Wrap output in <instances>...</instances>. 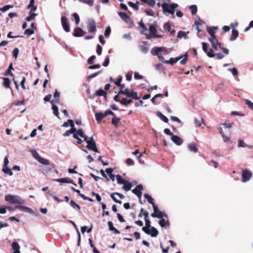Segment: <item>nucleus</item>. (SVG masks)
<instances>
[{"mask_svg":"<svg viewBox=\"0 0 253 253\" xmlns=\"http://www.w3.org/2000/svg\"><path fill=\"white\" fill-rule=\"evenodd\" d=\"M5 200L11 204H23L25 203L24 200L18 195H6Z\"/></svg>","mask_w":253,"mask_h":253,"instance_id":"1","label":"nucleus"},{"mask_svg":"<svg viewBox=\"0 0 253 253\" xmlns=\"http://www.w3.org/2000/svg\"><path fill=\"white\" fill-rule=\"evenodd\" d=\"M162 52H167V50L165 47H154L151 50V53L153 55L157 56L159 60L162 62H164L165 59L162 54Z\"/></svg>","mask_w":253,"mask_h":253,"instance_id":"2","label":"nucleus"},{"mask_svg":"<svg viewBox=\"0 0 253 253\" xmlns=\"http://www.w3.org/2000/svg\"><path fill=\"white\" fill-rule=\"evenodd\" d=\"M178 6L176 3L168 4L164 2L162 4V8L164 13L173 14L174 13L175 9Z\"/></svg>","mask_w":253,"mask_h":253,"instance_id":"3","label":"nucleus"},{"mask_svg":"<svg viewBox=\"0 0 253 253\" xmlns=\"http://www.w3.org/2000/svg\"><path fill=\"white\" fill-rule=\"evenodd\" d=\"M84 141L87 143L86 148L90 150H92L94 152H98V149L96 146L95 141L94 140L93 137H91L89 138L88 137L84 138Z\"/></svg>","mask_w":253,"mask_h":253,"instance_id":"4","label":"nucleus"},{"mask_svg":"<svg viewBox=\"0 0 253 253\" xmlns=\"http://www.w3.org/2000/svg\"><path fill=\"white\" fill-rule=\"evenodd\" d=\"M73 137L75 139H77V142L80 144L83 142V141L80 137L84 138V140L85 137H88L87 136L84 134V132L82 129H77L76 128H75V131L74 132Z\"/></svg>","mask_w":253,"mask_h":253,"instance_id":"5","label":"nucleus"},{"mask_svg":"<svg viewBox=\"0 0 253 253\" xmlns=\"http://www.w3.org/2000/svg\"><path fill=\"white\" fill-rule=\"evenodd\" d=\"M16 208L21 211L31 213L35 216H37V214L31 209L24 206H16Z\"/></svg>","mask_w":253,"mask_h":253,"instance_id":"6","label":"nucleus"},{"mask_svg":"<svg viewBox=\"0 0 253 253\" xmlns=\"http://www.w3.org/2000/svg\"><path fill=\"white\" fill-rule=\"evenodd\" d=\"M149 34L144 33L147 39H151L152 38H153L154 36L156 34L157 32V30L153 25H150L149 27Z\"/></svg>","mask_w":253,"mask_h":253,"instance_id":"7","label":"nucleus"},{"mask_svg":"<svg viewBox=\"0 0 253 253\" xmlns=\"http://www.w3.org/2000/svg\"><path fill=\"white\" fill-rule=\"evenodd\" d=\"M38 161L43 165L47 166L46 170L48 171H50L53 169V166L50 164L49 161L47 159L41 157Z\"/></svg>","mask_w":253,"mask_h":253,"instance_id":"8","label":"nucleus"},{"mask_svg":"<svg viewBox=\"0 0 253 253\" xmlns=\"http://www.w3.org/2000/svg\"><path fill=\"white\" fill-rule=\"evenodd\" d=\"M87 24L89 32L94 33L96 31L95 22L93 19L89 20Z\"/></svg>","mask_w":253,"mask_h":253,"instance_id":"9","label":"nucleus"},{"mask_svg":"<svg viewBox=\"0 0 253 253\" xmlns=\"http://www.w3.org/2000/svg\"><path fill=\"white\" fill-rule=\"evenodd\" d=\"M146 234L150 235L152 237H156L158 235V231L154 227L150 228L149 229L145 231Z\"/></svg>","mask_w":253,"mask_h":253,"instance_id":"10","label":"nucleus"},{"mask_svg":"<svg viewBox=\"0 0 253 253\" xmlns=\"http://www.w3.org/2000/svg\"><path fill=\"white\" fill-rule=\"evenodd\" d=\"M61 24L64 30L66 32L70 31V27L68 23V20L65 16L61 17Z\"/></svg>","mask_w":253,"mask_h":253,"instance_id":"11","label":"nucleus"},{"mask_svg":"<svg viewBox=\"0 0 253 253\" xmlns=\"http://www.w3.org/2000/svg\"><path fill=\"white\" fill-rule=\"evenodd\" d=\"M143 188L142 185L140 184L137 185L133 190L132 192L134 194H135L140 199V197L142 195V191L143 190Z\"/></svg>","mask_w":253,"mask_h":253,"instance_id":"12","label":"nucleus"},{"mask_svg":"<svg viewBox=\"0 0 253 253\" xmlns=\"http://www.w3.org/2000/svg\"><path fill=\"white\" fill-rule=\"evenodd\" d=\"M170 139L174 143L178 146L181 145L183 142L182 139L177 135H172V136L170 137Z\"/></svg>","mask_w":253,"mask_h":253,"instance_id":"13","label":"nucleus"},{"mask_svg":"<svg viewBox=\"0 0 253 253\" xmlns=\"http://www.w3.org/2000/svg\"><path fill=\"white\" fill-rule=\"evenodd\" d=\"M251 172L245 170L242 172V180L243 182H247L249 181L252 177Z\"/></svg>","mask_w":253,"mask_h":253,"instance_id":"14","label":"nucleus"},{"mask_svg":"<svg viewBox=\"0 0 253 253\" xmlns=\"http://www.w3.org/2000/svg\"><path fill=\"white\" fill-rule=\"evenodd\" d=\"M167 217H161L159 218V224L162 228H169V221L166 219Z\"/></svg>","mask_w":253,"mask_h":253,"instance_id":"15","label":"nucleus"},{"mask_svg":"<svg viewBox=\"0 0 253 253\" xmlns=\"http://www.w3.org/2000/svg\"><path fill=\"white\" fill-rule=\"evenodd\" d=\"M209 41L214 50H216L217 49L218 45H219V47L221 45V43L217 41L216 38H209Z\"/></svg>","mask_w":253,"mask_h":253,"instance_id":"16","label":"nucleus"},{"mask_svg":"<svg viewBox=\"0 0 253 253\" xmlns=\"http://www.w3.org/2000/svg\"><path fill=\"white\" fill-rule=\"evenodd\" d=\"M152 207L154 212L157 214V215H160V217L161 218L167 217V215L165 213H163V212L159 210L157 206H156V205H153Z\"/></svg>","mask_w":253,"mask_h":253,"instance_id":"17","label":"nucleus"},{"mask_svg":"<svg viewBox=\"0 0 253 253\" xmlns=\"http://www.w3.org/2000/svg\"><path fill=\"white\" fill-rule=\"evenodd\" d=\"M183 56H178L175 58H170L169 60H165L164 63L169 64L171 65H173L175 63L178 61L179 60L181 59Z\"/></svg>","mask_w":253,"mask_h":253,"instance_id":"18","label":"nucleus"},{"mask_svg":"<svg viewBox=\"0 0 253 253\" xmlns=\"http://www.w3.org/2000/svg\"><path fill=\"white\" fill-rule=\"evenodd\" d=\"M84 32L80 28H76L74 30V36L76 37H80L83 36Z\"/></svg>","mask_w":253,"mask_h":253,"instance_id":"19","label":"nucleus"},{"mask_svg":"<svg viewBox=\"0 0 253 253\" xmlns=\"http://www.w3.org/2000/svg\"><path fill=\"white\" fill-rule=\"evenodd\" d=\"M55 181H56L57 182H60L61 183H74L73 180L69 177L56 179H55Z\"/></svg>","mask_w":253,"mask_h":253,"instance_id":"20","label":"nucleus"},{"mask_svg":"<svg viewBox=\"0 0 253 253\" xmlns=\"http://www.w3.org/2000/svg\"><path fill=\"white\" fill-rule=\"evenodd\" d=\"M113 171V169L112 168H108L105 170V172L107 173L111 180L114 181L115 176L112 173Z\"/></svg>","mask_w":253,"mask_h":253,"instance_id":"21","label":"nucleus"},{"mask_svg":"<svg viewBox=\"0 0 253 253\" xmlns=\"http://www.w3.org/2000/svg\"><path fill=\"white\" fill-rule=\"evenodd\" d=\"M11 246H12V249L14 251V252L17 253H20V247L19 245L18 244V243H17L16 242H13L12 243Z\"/></svg>","mask_w":253,"mask_h":253,"instance_id":"22","label":"nucleus"},{"mask_svg":"<svg viewBox=\"0 0 253 253\" xmlns=\"http://www.w3.org/2000/svg\"><path fill=\"white\" fill-rule=\"evenodd\" d=\"M188 149L189 151L191 152H196L198 151L196 145L194 142L190 143L188 144Z\"/></svg>","mask_w":253,"mask_h":253,"instance_id":"23","label":"nucleus"},{"mask_svg":"<svg viewBox=\"0 0 253 253\" xmlns=\"http://www.w3.org/2000/svg\"><path fill=\"white\" fill-rule=\"evenodd\" d=\"M214 29H216V27H214L212 28V27H207L208 32H209V33L211 35V38H213H213H215V32L214 31Z\"/></svg>","mask_w":253,"mask_h":253,"instance_id":"24","label":"nucleus"},{"mask_svg":"<svg viewBox=\"0 0 253 253\" xmlns=\"http://www.w3.org/2000/svg\"><path fill=\"white\" fill-rule=\"evenodd\" d=\"M203 123V119L201 117L195 118L194 119V123L196 127H199Z\"/></svg>","mask_w":253,"mask_h":253,"instance_id":"25","label":"nucleus"},{"mask_svg":"<svg viewBox=\"0 0 253 253\" xmlns=\"http://www.w3.org/2000/svg\"><path fill=\"white\" fill-rule=\"evenodd\" d=\"M145 226L143 227L142 228V231L145 232L147 230L149 229L150 228L152 227L150 224V221L148 219V218L145 219Z\"/></svg>","mask_w":253,"mask_h":253,"instance_id":"26","label":"nucleus"},{"mask_svg":"<svg viewBox=\"0 0 253 253\" xmlns=\"http://www.w3.org/2000/svg\"><path fill=\"white\" fill-rule=\"evenodd\" d=\"M123 184H124L123 188L126 191H128L130 190L132 187L131 183L127 181H126Z\"/></svg>","mask_w":253,"mask_h":253,"instance_id":"27","label":"nucleus"},{"mask_svg":"<svg viewBox=\"0 0 253 253\" xmlns=\"http://www.w3.org/2000/svg\"><path fill=\"white\" fill-rule=\"evenodd\" d=\"M119 16L120 17L125 21L128 22V21L130 20L129 17L128 16V15L125 12H120L119 13Z\"/></svg>","mask_w":253,"mask_h":253,"instance_id":"28","label":"nucleus"},{"mask_svg":"<svg viewBox=\"0 0 253 253\" xmlns=\"http://www.w3.org/2000/svg\"><path fill=\"white\" fill-rule=\"evenodd\" d=\"M69 222H70L71 223H72L73 225H74V226L75 227V228L76 229V231H77L78 232V236H79V239H78V246H80V241H81V235H80V233L77 228V226L76 225V224H75V223L72 221V220H69Z\"/></svg>","mask_w":253,"mask_h":253,"instance_id":"29","label":"nucleus"},{"mask_svg":"<svg viewBox=\"0 0 253 253\" xmlns=\"http://www.w3.org/2000/svg\"><path fill=\"white\" fill-rule=\"evenodd\" d=\"M238 31L235 29H233L232 31V35L230 38L231 41H234L238 36Z\"/></svg>","mask_w":253,"mask_h":253,"instance_id":"30","label":"nucleus"},{"mask_svg":"<svg viewBox=\"0 0 253 253\" xmlns=\"http://www.w3.org/2000/svg\"><path fill=\"white\" fill-rule=\"evenodd\" d=\"M128 97H131L135 100L139 99V97H137V93L136 92H134L133 90L129 91V94H128Z\"/></svg>","mask_w":253,"mask_h":253,"instance_id":"31","label":"nucleus"},{"mask_svg":"<svg viewBox=\"0 0 253 253\" xmlns=\"http://www.w3.org/2000/svg\"><path fill=\"white\" fill-rule=\"evenodd\" d=\"M144 196L145 198L146 199H147L148 202L150 204H152V206H153V205H155L154 203V199L151 196H150V195H149L147 194H144Z\"/></svg>","mask_w":253,"mask_h":253,"instance_id":"32","label":"nucleus"},{"mask_svg":"<svg viewBox=\"0 0 253 253\" xmlns=\"http://www.w3.org/2000/svg\"><path fill=\"white\" fill-rule=\"evenodd\" d=\"M69 126H71L72 128L74 127V124L73 120H68L67 122H65L62 125L64 127H68Z\"/></svg>","mask_w":253,"mask_h":253,"instance_id":"33","label":"nucleus"},{"mask_svg":"<svg viewBox=\"0 0 253 253\" xmlns=\"http://www.w3.org/2000/svg\"><path fill=\"white\" fill-rule=\"evenodd\" d=\"M37 15H38L37 14H35V13L31 12V11H30V12H29V16L27 17L26 18L25 20L27 21H31L32 20H34Z\"/></svg>","mask_w":253,"mask_h":253,"instance_id":"34","label":"nucleus"},{"mask_svg":"<svg viewBox=\"0 0 253 253\" xmlns=\"http://www.w3.org/2000/svg\"><path fill=\"white\" fill-rule=\"evenodd\" d=\"M105 117V115L102 113H97L95 114L96 119L98 122H100Z\"/></svg>","mask_w":253,"mask_h":253,"instance_id":"35","label":"nucleus"},{"mask_svg":"<svg viewBox=\"0 0 253 253\" xmlns=\"http://www.w3.org/2000/svg\"><path fill=\"white\" fill-rule=\"evenodd\" d=\"M132 102V99H129V100H127L126 98H123L121 101H120V103L124 105H127L128 104L131 103V102Z\"/></svg>","mask_w":253,"mask_h":253,"instance_id":"36","label":"nucleus"},{"mask_svg":"<svg viewBox=\"0 0 253 253\" xmlns=\"http://www.w3.org/2000/svg\"><path fill=\"white\" fill-rule=\"evenodd\" d=\"M157 115L160 117V118L164 121L165 123H168L169 121V119L167 117L164 116L162 113L160 112H157Z\"/></svg>","mask_w":253,"mask_h":253,"instance_id":"37","label":"nucleus"},{"mask_svg":"<svg viewBox=\"0 0 253 253\" xmlns=\"http://www.w3.org/2000/svg\"><path fill=\"white\" fill-rule=\"evenodd\" d=\"M3 85L6 88H8L10 83V80L8 78H3Z\"/></svg>","mask_w":253,"mask_h":253,"instance_id":"38","label":"nucleus"},{"mask_svg":"<svg viewBox=\"0 0 253 253\" xmlns=\"http://www.w3.org/2000/svg\"><path fill=\"white\" fill-rule=\"evenodd\" d=\"M190 9H191V14L193 15H195L196 14V13L197 12L198 8H197V6L196 5H195V4L191 5L190 6Z\"/></svg>","mask_w":253,"mask_h":253,"instance_id":"39","label":"nucleus"},{"mask_svg":"<svg viewBox=\"0 0 253 253\" xmlns=\"http://www.w3.org/2000/svg\"><path fill=\"white\" fill-rule=\"evenodd\" d=\"M79 1L81 3L87 4L90 6H92L93 5V0H79Z\"/></svg>","mask_w":253,"mask_h":253,"instance_id":"40","label":"nucleus"},{"mask_svg":"<svg viewBox=\"0 0 253 253\" xmlns=\"http://www.w3.org/2000/svg\"><path fill=\"white\" fill-rule=\"evenodd\" d=\"M244 100L248 108L251 110H253V103L247 99H244Z\"/></svg>","mask_w":253,"mask_h":253,"instance_id":"41","label":"nucleus"},{"mask_svg":"<svg viewBox=\"0 0 253 253\" xmlns=\"http://www.w3.org/2000/svg\"><path fill=\"white\" fill-rule=\"evenodd\" d=\"M75 131V127L71 128L70 130H67L63 134V136L64 137L69 136L71 133L74 134Z\"/></svg>","mask_w":253,"mask_h":253,"instance_id":"42","label":"nucleus"},{"mask_svg":"<svg viewBox=\"0 0 253 253\" xmlns=\"http://www.w3.org/2000/svg\"><path fill=\"white\" fill-rule=\"evenodd\" d=\"M177 37L178 38H184L185 39H187L188 38L186 33L183 31H179L177 34Z\"/></svg>","mask_w":253,"mask_h":253,"instance_id":"43","label":"nucleus"},{"mask_svg":"<svg viewBox=\"0 0 253 253\" xmlns=\"http://www.w3.org/2000/svg\"><path fill=\"white\" fill-rule=\"evenodd\" d=\"M70 205L75 209H77L80 210L81 209V207L76 204L75 202L73 200H71L70 202Z\"/></svg>","mask_w":253,"mask_h":253,"instance_id":"44","label":"nucleus"},{"mask_svg":"<svg viewBox=\"0 0 253 253\" xmlns=\"http://www.w3.org/2000/svg\"><path fill=\"white\" fill-rule=\"evenodd\" d=\"M246 146L249 147L250 148H252V146H248L243 140H239L238 142V147H245Z\"/></svg>","mask_w":253,"mask_h":253,"instance_id":"45","label":"nucleus"},{"mask_svg":"<svg viewBox=\"0 0 253 253\" xmlns=\"http://www.w3.org/2000/svg\"><path fill=\"white\" fill-rule=\"evenodd\" d=\"M52 109L53 110V114L58 118L59 117V113H58V108L55 105H52Z\"/></svg>","mask_w":253,"mask_h":253,"instance_id":"46","label":"nucleus"},{"mask_svg":"<svg viewBox=\"0 0 253 253\" xmlns=\"http://www.w3.org/2000/svg\"><path fill=\"white\" fill-rule=\"evenodd\" d=\"M12 7L13 6L12 5H6L1 8H0V11H2V12H5Z\"/></svg>","mask_w":253,"mask_h":253,"instance_id":"47","label":"nucleus"},{"mask_svg":"<svg viewBox=\"0 0 253 253\" xmlns=\"http://www.w3.org/2000/svg\"><path fill=\"white\" fill-rule=\"evenodd\" d=\"M2 171L5 173L8 174L10 176H12L13 175V172L11 171V169L8 168L7 167L6 168H4L2 169Z\"/></svg>","mask_w":253,"mask_h":253,"instance_id":"48","label":"nucleus"},{"mask_svg":"<svg viewBox=\"0 0 253 253\" xmlns=\"http://www.w3.org/2000/svg\"><path fill=\"white\" fill-rule=\"evenodd\" d=\"M181 56H183V57L181 58L182 60L180 61V63L181 65H185L186 63L187 60V53L185 54L184 55H181Z\"/></svg>","mask_w":253,"mask_h":253,"instance_id":"49","label":"nucleus"},{"mask_svg":"<svg viewBox=\"0 0 253 253\" xmlns=\"http://www.w3.org/2000/svg\"><path fill=\"white\" fill-rule=\"evenodd\" d=\"M120 121V118L117 117H113L112 120V123L113 125H114L116 127L118 126V123Z\"/></svg>","mask_w":253,"mask_h":253,"instance_id":"50","label":"nucleus"},{"mask_svg":"<svg viewBox=\"0 0 253 253\" xmlns=\"http://www.w3.org/2000/svg\"><path fill=\"white\" fill-rule=\"evenodd\" d=\"M117 182L119 184H123L126 181L120 175H117L116 176Z\"/></svg>","mask_w":253,"mask_h":253,"instance_id":"51","label":"nucleus"},{"mask_svg":"<svg viewBox=\"0 0 253 253\" xmlns=\"http://www.w3.org/2000/svg\"><path fill=\"white\" fill-rule=\"evenodd\" d=\"M139 26L142 29L143 34H144V32L147 31V27L144 25L143 22L141 21L139 23Z\"/></svg>","mask_w":253,"mask_h":253,"instance_id":"52","label":"nucleus"},{"mask_svg":"<svg viewBox=\"0 0 253 253\" xmlns=\"http://www.w3.org/2000/svg\"><path fill=\"white\" fill-rule=\"evenodd\" d=\"M142 215L145 216V219L148 218V212L147 211H144L143 209H141L140 213H139L138 216L141 217Z\"/></svg>","mask_w":253,"mask_h":253,"instance_id":"53","label":"nucleus"},{"mask_svg":"<svg viewBox=\"0 0 253 253\" xmlns=\"http://www.w3.org/2000/svg\"><path fill=\"white\" fill-rule=\"evenodd\" d=\"M73 16L75 19V23L76 25H78L79 22H80V17H79V16L78 15V14L76 13H74L73 14Z\"/></svg>","mask_w":253,"mask_h":253,"instance_id":"54","label":"nucleus"},{"mask_svg":"<svg viewBox=\"0 0 253 253\" xmlns=\"http://www.w3.org/2000/svg\"><path fill=\"white\" fill-rule=\"evenodd\" d=\"M34 33V30L30 29H26V30L24 31V34L27 35L28 36H30L32 34H33Z\"/></svg>","mask_w":253,"mask_h":253,"instance_id":"55","label":"nucleus"},{"mask_svg":"<svg viewBox=\"0 0 253 253\" xmlns=\"http://www.w3.org/2000/svg\"><path fill=\"white\" fill-rule=\"evenodd\" d=\"M214 51H215L214 50H213L212 49H210V50L209 52L207 51V52H206V53L209 57L212 58V57H213L215 55L214 54Z\"/></svg>","mask_w":253,"mask_h":253,"instance_id":"56","label":"nucleus"},{"mask_svg":"<svg viewBox=\"0 0 253 253\" xmlns=\"http://www.w3.org/2000/svg\"><path fill=\"white\" fill-rule=\"evenodd\" d=\"M228 71H230L233 76H236L238 74V71L235 68H229Z\"/></svg>","mask_w":253,"mask_h":253,"instance_id":"57","label":"nucleus"},{"mask_svg":"<svg viewBox=\"0 0 253 253\" xmlns=\"http://www.w3.org/2000/svg\"><path fill=\"white\" fill-rule=\"evenodd\" d=\"M102 47L100 46V45L98 44L97 45V48H96V53L98 55H100L102 53Z\"/></svg>","mask_w":253,"mask_h":253,"instance_id":"58","label":"nucleus"},{"mask_svg":"<svg viewBox=\"0 0 253 253\" xmlns=\"http://www.w3.org/2000/svg\"><path fill=\"white\" fill-rule=\"evenodd\" d=\"M221 136L223 139V141L225 142H231V141L230 140L229 137L226 136L224 134L222 135Z\"/></svg>","mask_w":253,"mask_h":253,"instance_id":"59","label":"nucleus"},{"mask_svg":"<svg viewBox=\"0 0 253 253\" xmlns=\"http://www.w3.org/2000/svg\"><path fill=\"white\" fill-rule=\"evenodd\" d=\"M33 157L36 159L37 160V161H38L40 158L41 157L39 155V154L36 151H34L33 152Z\"/></svg>","mask_w":253,"mask_h":253,"instance_id":"60","label":"nucleus"},{"mask_svg":"<svg viewBox=\"0 0 253 253\" xmlns=\"http://www.w3.org/2000/svg\"><path fill=\"white\" fill-rule=\"evenodd\" d=\"M109 64V56H107L105 59L104 62L103 63V66L104 67H107L108 66Z\"/></svg>","mask_w":253,"mask_h":253,"instance_id":"61","label":"nucleus"},{"mask_svg":"<svg viewBox=\"0 0 253 253\" xmlns=\"http://www.w3.org/2000/svg\"><path fill=\"white\" fill-rule=\"evenodd\" d=\"M164 132L166 134L169 135L171 137L172 136V135H174L169 128H165L164 130Z\"/></svg>","mask_w":253,"mask_h":253,"instance_id":"62","label":"nucleus"},{"mask_svg":"<svg viewBox=\"0 0 253 253\" xmlns=\"http://www.w3.org/2000/svg\"><path fill=\"white\" fill-rule=\"evenodd\" d=\"M155 0H146V3L150 6H153L155 4Z\"/></svg>","mask_w":253,"mask_h":253,"instance_id":"63","label":"nucleus"},{"mask_svg":"<svg viewBox=\"0 0 253 253\" xmlns=\"http://www.w3.org/2000/svg\"><path fill=\"white\" fill-rule=\"evenodd\" d=\"M19 53V50L17 48L14 49L13 51V56L15 58H17Z\"/></svg>","mask_w":253,"mask_h":253,"instance_id":"64","label":"nucleus"}]
</instances>
